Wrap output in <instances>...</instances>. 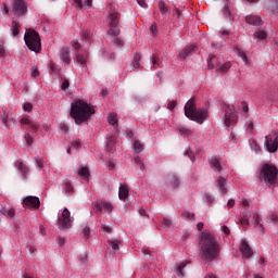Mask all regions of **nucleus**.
<instances>
[{
  "label": "nucleus",
  "mask_w": 278,
  "mask_h": 278,
  "mask_svg": "<svg viewBox=\"0 0 278 278\" xmlns=\"http://www.w3.org/2000/svg\"><path fill=\"white\" fill-rule=\"evenodd\" d=\"M185 155H187L189 160H191V162H194V153L192 152V150L190 149L186 150Z\"/></svg>",
  "instance_id": "4d7b16f0"
},
{
  "label": "nucleus",
  "mask_w": 278,
  "mask_h": 278,
  "mask_svg": "<svg viewBox=\"0 0 278 278\" xmlns=\"http://www.w3.org/2000/svg\"><path fill=\"white\" fill-rule=\"evenodd\" d=\"M20 123L26 125V129H31L33 131H38V124L34 121H30L27 117H23Z\"/></svg>",
  "instance_id": "a211bd4d"
},
{
  "label": "nucleus",
  "mask_w": 278,
  "mask_h": 278,
  "mask_svg": "<svg viewBox=\"0 0 278 278\" xmlns=\"http://www.w3.org/2000/svg\"><path fill=\"white\" fill-rule=\"evenodd\" d=\"M23 110L24 112H31V110H34V105L29 102H26L23 104Z\"/></svg>",
  "instance_id": "6e6d98bb"
},
{
  "label": "nucleus",
  "mask_w": 278,
  "mask_h": 278,
  "mask_svg": "<svg viewBox=\"0 0 278 278\" xmlns=\"http://www.w3.org/2000/svg\"><path fill=\"white\" fill-rule=\"evenodd\" d=\"M76 62L78 64H81V66H86V63L88 62V53L77 54L76 55Z\"/></svg>",
  "instance_id": "473e14b6"
},
{
  "label": "nucleus",
  "mask_w": 278,
  "mask_h": 278,
  "mask_svg": "<svg viewBox=\"0 0 278 278\" xmlns=\"http://www.w3.org/2000/svg\"><path fill=\"white\" fill-rule=\"evenodd\" d=\"M60 60L65 63L66 66L71 64V49L62 48L59 52Z\"/></svg>",
  "instance_id": "2eb2a0df"
},
{
  "label": "nucleus",
  "mask_w": 278,
  "mask_h": 278,
  "mask_svg": "<svg viewBox=\"0 0 278 278\" xmlns=\"http://www.w3.org/2000/svg\"><path fill=\"white\" fill-rule=\"evenodd\" d=\"M254 129H255V126H254L253 122L248 121L245 123V131H247V134H253Z\"/></svg>",
  "instance_id": "a19ab883"
},
{
  "label": "nucleus",
  "mask_w": 278,
  "mask_h": 278,
  "mask_svg": "<svg viewBox=\"0 0 278 278\" xmlns=\"http://www.w3.org/2000/svg\"><path fill=\"white\" fill-rule=\"evenodd\" d=\"M223 121L226 127H231V125H236L238 123V111L233 104L224 105Z\"/></svg>",
  "instance_id": "0eeeda50"
},
{
  "label": "nucleus",
  "mask_w": 278,
  "mask_h": 278,
  "mask_svg": "<svg viewBox=\"0 0 278 278\" xmlns=\"http://www.w3.org/2000/svg\"><path fill=\"white\" fill-rule=\"evenodd\" d=\"M20 31H21V24L17 23L16 21H13L11 24V34L13 38H17Z\"/></svg>",
  "instance_id": "393cba45"
},
{
  "label": "nucleus",
  "mask_w": 278,
  "mask_h": 278,
  "mask_svg": "<svg viewBox=\"0 0 278 278\" xmlns=\"http://www.w3.org/2000/svg\"><path fill=\"white\" fill-rule=\"evenodd\" d=\"M203 199L207 205H212V203H214V197H212L210 193H205Z\"/></svg>",
  "instance_id": "603ef678"
},
{
  "label": "nucleus",
  "mask_w": 278,
  "mask_h": 278,
  "mask_svg": "<svg viewBox=\"0 0 278 278\" xmlns=\"http://www.w3.org/2000/svg\"><path fill=\"white\" fill-rule=\"evenodd\" d=\"M81 233L85 238H90V227L87 224L83 225Z\"/></svg>",
  "instance_id": "c03bdc74"
},
{
  "label": "nucleus",
  "mask_w": 278,
  "mask_h": 278,
  "mask_svg": "<svg viewBox=\"0 0 278 278\" xmlns=\"http://www.w3.org/2000/svg\"><path fill=\"white\" fill-rule=\"evenodd\" d=\"M77 149H81V142L79 141H72L70 143V148L67 149V153L71 154L72 151H77Z\"/></svg>",
  "instance_id": "f704fd0d"
},
{
  "label": "nucleus",
  "mask_w": 278,
  "mask_h": 278,
  "mask_svg": "<svg viewBox=\"0 0 278 278\" xmlns=\"http://www.w3.org/2000/svg\"><path fill=\"white\" fill-rule=\"evenodd\" d=\"M216 59V55H210L207 59L208 68H214V64H212V60Z\"/></svg>",
  "instance_id": "052dcab7"
},
{
  "label": "nucleus",
  "mask_w": 278,
  "mask_h": 278,
  "mask_svg": "<svg viewBox=\"0 0 278 278\" xmlns=\"http://www.w3.org/2000/svg\"><path fill=\"white\" fill-rule=\"evenodd\" d=\"M1 11L3 12V14H10V9L8 8V4L5 2L1 4Z\"/></svg>",
  "instance_id": "bf43d9fd"
},
{
  "label": "nucleus",
  "mask_w": 278,
  "mask_h": 278,
  "mask_svg": "<svg viewBox=\"0 0 278 278\" xmlns=\"http://www.w3.org/2000/svg\"><path fill=\"white\" fill-rule=\"evenodd\" d=\"M40 76V72L36 68V67H33V73H31V77H39Z\"/></svg>",
  "instance_id": "774afa93"
},
{
  "label": "nucleus",
  "mask_w": 278,
  "mask_h": 278,
  "mask_svg": "<svg viewBox=\"0 0 278 278\" xmlns=\"http://www.w3.org/2000/svg\"><path fill=\"white\" fill-rule=\"evenodd\" d=\"M1 121H2L5 129H10V122H9L8 115L5 114V111H2Z\"/></svg>",
  "instance_id": "4c0bfd02"
},
{
  "label": "nucleus",
  "mask_w": 278,
  "mask_h": 278,
  "mask_svg": "<svg viewBox=\"0 0 278 278\" xmlns=\"http://www.w3.org/2000/svg\"><path fill=\"white\" fill-rule=\"evenodd\" d=\"M24 40L26 47L30 51H34L35 53H40L42 49V42L40 40V35L38 34V31L34 30V28H27L24 35Z\"/></svg>",
  "instance_id": "39448f33"
},
{
  "label": "nucleus",
  "mask_w": 278,
  "mask_h": 278,
  "mask_svg": "<svg viewBox=\"0 0 278 278\" xmlns=\"http://www.w3.org/2000/svg\"><path fill=\"white\" fill-rule=\"evenodd\" d=\"M116 144V137H109L108 139V143L105 146V149L109 153H113L114 152V146Z\"/></svg>",
  "instance_id": "bb28decb"
},
{
  "label": "nucleus",
  "mask_w": 278,
  "mask_h": 278,
  "mask_svg": "<svg viewBox=\"0 0 278 278\" xmlns=\"http://www.w3.org/2000/svg\"><path fill=\"white\" fill-rule=\"evenodd\" d=\"M194 50V45L191 46H187L185 47L180 53H179V58H181V60H186V58H188V55H190V52Z\"/></svg>",
  "instance_id": "4be33fe9"
},
{
  "label": "nucleus",
  "mask_w": 278,
  "mask_h": 278,
  "mask_svg": "<svg viewBox=\"0 0 278 278\" xmlns=\"http://www.w3.org/2000/svg\"><path fill=\"white\" fill-rule=\"evenodd\" d=\"M215 186L220 194H227V178L219 176Z\"/></svg>",
  "instance_id": "4468645a"
},
{
  "label": "nucleus",
  "mask_w": 278,
  "mask_h": 278,
  "mask_svg": "<svg viewBox=\"0 0 278 278\" xmlns=\"http://www.w3.org/2000/svg\"><path fill=\"white\" fill-rule=\"evenodd\" d=\"M181 216H182V218H185L186 220H194V213L185 211V212L181 214Z\"/></svg>",
  "instance_id": "37998d69"
},
{
  "label": "nucleus",
  "mask_w": 278,
  "mask_h": 278,
  "mask_svg": "<svg viewBox=\"0 0 278 278\" xmlns=\"http://www.w3.org/2000/svg\"><path fill=\"white\" fill-rule=\"evenodd\" d=\"M186 268V262L180 263L177 267V275L178 277H184V269Z\"/></svg>",
  "instance_id": "de8ad7c7"
},
{
  "label": "nucleus",
  "mask_w": 278,
  "mask_h": 278,
  "mask_svg": "<svg viewBox=\"0 0 278 278\" xmlns=\"http://www.w3.org/2000/svg\"><path fill=\"white\" fill-rule=\"evenodd\" d=\"M241 108L244 113L243 114L244 118H248L249 117V104L247 102H242Z\"/></svg>",
  "instance_id": "3c124183"
},
{
  "label": "nucleus",
  "mask_w": 278,
  "mask_h": 278,
  "mask_svg": "<svg viewBox=\"0 0 278 278\" xmlns=\"http://www.w3.org/2000/svg\"><path fill=\"white\" fill-rule=\"evenodd\" d=\"M249 218H251V212L249 211H243V215L242 217L239 218L240 224L242 225V227H249Z\"/></svg>",
  "instance_id": "5701e85b"
},
{
  "label": "nucleus",
  "mask_w": 278,
  "mask_h": 278,
  "mask_svg": "<svg viewBox=\"0 0 278 278\" xmlns=\"http://www.w3.org/2000/svg\"><path fill=\"white\" fill-rule=\"evenodd\" d=\"M74 222L75 217L71 216V211H68V208H64L61 216L58 218V225L61 229H71Z\"/></svg>",
  "instance_id": "6e6552de"
},
{
  "label": "nucleus",
  "mask_w": 278,
  "mask_h": 278,
  "mask_svg": "<svg viewBox=\"0 0 278 278\" xmlns=\"http://www.w3.org/2000/svg\"><path fill=\"white\" fill-rule=\"evenodd\" d=\"M265 149L268 153H275L278 149V134L277 131H271L265 137Z\"/></svg>",
  "instance_id": "1a4fd4ad"
},
{
  "label": "nucleus",
  "mask_w": 278,
  "mask_h": 278,
  "mask_svg": "<svg viewBox=\"0 0 278 278\" xmlns=\"http://www.w3.org/2000/svg\"><path fill=\"white\" fill-rule=\"evenodd\" d=\"M235 53L238 55V58H241V60L244 62L245 66H249V58L247 56V52L242 50L241 48L236 47Z\"/></svg>",
  "instance_id": "aec40b11"
},
{
  "label": "nucleus",
  "mask_w": 278,
  "mask_h": 278,
  "mask_svg": "<svg viewBox=\"0 0 278 278\" xmlns=\"http://www.w3.org/2000/svg\"><path fill=\"white\" fill-rule=\"evenodd\" d=\"M185 116L190 121L199 123V125H203L207 121V109H198L194 100H189L185 104Z\"/></svg>",
  "instance_id": "20e7f679"
},
{
  "label": "nucleus",
  "mask_w": 278,
  "mask_h": 278,
  "mask_svg": "<svg viewBox=\"0 0 278 278\" xmlns=\"http://www.w3.org/2000/svg\"><path fill=\"white\" fill-rule=\"evenodd\" d=\"M22 204L23 207H26L27 210H38L40 207V198L27 195L24 198Z\"/></svg>",
  "instance_id": "9d476101"
},
{
  "label": "nucleus",
  "mask_w": 278,
  "mask_h": 278,
  "mask_svg": "<svg viewBox=\"0 0 278 278\" xmlns=\"http://www.w3.org/2000/svg\"><path fill=\"white\" fill-rule=\"evenodd\" d=\"M200 257L203 262H213L220 253V244L210 231H203L200 237Z\"/></svg>",
  "instance_id": "f257e3e1"
},
{
  "label": "nucleus",
  "mask_w": 278,
  "mask_h": 278,
  "mask_svg": "<svg viewBox=\"0 0 278 278\" xmlns=\"http://www.w3.org/2000/svg\"><path fill=\"white\" fill-rule=\"evenodd\" d=\"M159 8H160V12H161V14H163V16H170V9L168 8V5H166V3L161 1L159 3Z\"/></svg>",
  "instance_id": "c756f323"
},
{
  "label": "nucleus",
  "mask_w": 278,
  "mask_h": 278,
  "mask_svg": "<svg viewBox=\"0 0 278 278\" xmlns=\"http://www.w3.org/2000/svg\"><path fill=\"white\" fill-rule=\"evenodd\" d=\"M230 68H231V63L229 62L217 65V71L219 73H227V71H229Z\"/></svg>",
  "instance_id": "c9c22d12"
},
{
  "label": "nucleus",
  "mask_w": 278,
  "mask_h": 278,
  "mask_svg": "<svg viewBox=\"0 0 278 278\" xmlns=\"http://www.w3.org/2000/svg\"><path fill=\"white\" fill-rule=\"evenodd\" d=\"M109 244L113 249V251H118L119 249L118 240H109Z\"/></svg>",
  "instance_id": "09e8293b"
},
{
  "label": "nucleus",
  "mask_w": 278,
  "mask_h": 278,
  "mask_svg": "<svg viewBox=\"0 0 278 278\" xmlns=\"http://www.w3.org/2000/svg\"><path fill=\"white\" fill-rule=\"evenodd\" d=\"M168 181L173 186V188H177L180 184L179 177L175 174H169L168 175Z\"/></svg>",
  "instance_id": "7c9ffc66"
},
{
  "label": "nucleus",
  "mask_w": 278,
  "mask_h": 278,
  "mask_svg": "<svg viewBox=\"0 0 278 278\" xmlns=\"http://www.w3.org/2000/svg\"><path fill=\"white\" fill-rule=\"evenodd\" d=\"M254 227L258 229L260 233H264V224H262V218H260V214L257 212L253 213V220Z\"/></svg>",
  "instance_id": "f3484780"
},
{
  "label": "nucleus",
  "mask_w": 278,
  "mask_h": 278,
  "mask_svg": "<svg viewBox=\"0 0 278 278\" xmlns=\"http://www.w3.org/2000/svg\"><path fill=\"white\" fill-rule=\"evenodd\" d=\"M251 149H252V151H255L256 153H260V151H262V148H260V144H257L256 141L251 142Z\"/></svg>",
  "instance_id": "5fc2aeb1"
},
{
  "label": "nucleus",
  "mask_w": 278,
  "mask_h": 278,
  "mask_svg": "<svg viewBox=\"0 0 278 278\" xmlns=\"http://www.w3.org/2000/svg\"><path fill=\"white\" fill-rule=\"evenodd\" d=\"M178 131H180L182 134V136H186L187 138H190V136H192V134H194L190 128L186 127V126H178Z\"/></svg>",
  "instance_id": "72a5a7b5"
},
{
  "label": "nucleus",
  "mask_w": 278,
  "mask_h": 278,
  "mask_svg": "<svg viewBox=\"0 0 278 278\" xmlns=\"http://www.w3.org/2000/svg\"><path fill=\"white\" fill-rule=\"evenodd\" d=\"M0 214L5 216L7 218H14L16 212L14 211V208L2 207L0 210Z\"/></svg>",
  "instance_id": "cd10ccee"
},
{
  "label": "nucleus",
  "mask_w": 278,
  "mask_h": 278,
  "mask_svg": "<svg viewBox=\"0 0 278 278\" xmlns=\"http://www.w3.org/2000/svg\"><path fill=\"white\" fill-rule=\"evenodd\" d=\"M258 179L264 181L268 188H275L278 181L277 166L268 163H263L258 166Z\"/></svg>",
  "instance_id": "7ed1b4c3"
},
{
  "label": "nucleus",
  "mask_w": 278,
  "mask_h": 278,
  "mask_svg": "<svg viewBox=\"0 0 278 278\" xmlns=\"http://www.w3.org/2000/svg\"><path fill=\"white\" fill-rule=\"evenodd\" d=\"M266 37H267V34L264 30H258V31L254 33V38L256 40H266Z\"/></svg>",
  "instance_id": "e433bc0d"
},
{
  "label": "nucleus",
  "mask_w": 278,
  "mask_h": 278,
  "mask_svg": "<svg viewBox=\"0 0 278 278\" xmlns=\"http://www.w3.org/2000/svg\"><path fill=\"white\" fill-rule=\"evenodd\" d=\"M240 252L244 260H249V257H253V250L251 249L247 240H241Z\"/></svg>",
  "instance_id": "ddd939ff"
},
{
  "label": "nucleus",
  "mask_w": 278,
  "mask_h": 278,
  "mask_svg": "<svg viewBox=\"0 0 278 278\" xmlns=\"http://www.w3.org/2000/svg\"><path fill=\"white\" fill-rule=\"evenodd\" d=\"M210 165L216 173H220L225 168V165L220 162V160L216 156L210 160Z\"/></svg>",
  "instance_id": "dca6fc26"
},
{
  "label": "nucleus",
  "mask_w": 278,
  "mask_h": 278,
  "mask_svg": "<svg viewBox=\"0 0 278 278\" xmlns=\"http://www.w3.org/2000/svg\"><path fill=\"white\" fill-rule=\"evenodd\" d=\"M36 166L38 168H42V166H45V163L42 162V159H36Z\"/></svg>",
  "instance_id": "338daca9"
},
{
  "label": "nucleus",
  "mask_w": 278,
  "mask_h": 278,
  "mask_svg": "<svg viewBox=\"0 0 278 278\" xmlns=\"http://www.w3.org/2000/svg\"><path fill=\"white\" fill-rule=\"evenodd\" d=\"M151 63L153 64L152 67L155 71V70H157L156 66H160V59H157V56H155V55H152Z\"/></svg>",
  "instance_id": "8fccbe9b"
},
{
  "label": "nucleus",
  "mask_w": 278,
  "mask_h": 278,
  "mask_svg": "<svg viewBox=\"0 0 278 278\" xmlns=\"http://www.w3.org/2000/svg\"><path fill=\"white\" fill-rule=\"evenodd\" d=\"M70 114L76 125H81V123H86L94 114V109L83 100H75L71 105Z\"/></svg>",
  "instance_id": "f03ea898"
},
{
  "label": "nucleus",
  "mask_w": 278,
  "mask_h": 278,
  "mask_svg": "<svg viewBox=\"0 0 278 278\" xmlns=\"http://www.w3.org/2000/svg\"><path fill=\"white\" fill-rule=\"evenodd\" d=\"M223 14H224V16L229 18V21H233V17L231 16V11H229V7H227V5L224 7Z\"/></svg>",
  "instance_id": "a18cd8bd"
},
{
  "label": "nucleus",
  "mask_w": 278,
  "mask_h": 278,
  "mask_svg": "<svg viewBox=\"0 0 278 278\" xmlns=\"http://www.w3.org/2000/svg\"><path fill=\"white\" fill-rule=\"evenodd\" d=\"M245 21L249 25H255L256 27L262 25V17L256 15H248L245 16Z\"/></svg>",
  "instance_id": "6ab92c4d"
},
{
  "label": "nucleus",
  "mask_w": 278,
  "mask_h": 278,
  "mask_svg": "<svg viewBox=\"0 0 278 278\" xmlns=\"http://www.w3.org/2000/svg\"><path fill=\"white\" fill-rule=\"evenodd\" d=\"M101 230L104 231V233H112L110 226L102 225Z\"/></svg>",
  "instance_id": "e2e57ef3"
},
{
  "label": "nucleus",
  "mask_w": 278,
  "mask_h": 278,
  "mask_svg": "<svg viewBox=\"0 0 278 278\" xmlns=\"http://www.w3.org/2000/svg\"><path fill=\"white\" fill-rule=\"evenodd\" d=\"M25 140H26V143L29 146L34 144V138H31V136L29 134H26L24 136Z\"/></svg>",
  "instance_id": "13d9d810"
},
{
  "label": "nucleus",
  "mask_w": 278,
  "mask_h": 278,
  "mask_svg": "<svg viewBox=\"0 0 278 278\" xmlns=\"http://www.w3.org/2000/svg\"><path fill=\"white\" fill-rule=\"evenodd\" d=\"M108 121L111 125H113V127H116V125H118V119L116 118V115H114V113L109 114Z\"/></svg>",
  "instance_id": "58836bf2"
},
{
  "label": "nucleus",
  "mask_w": 278,
  "mask_h": 278,
  "mask_svg": "<svg viewBox=\"0 0 278 278\" xmlns=\"http://www.w3.org/2000/svg\"><path fill=\"white\" fill-rule=\"evenodd\" d=\"M162 225H163L166 229H168V228L173 227V222H172L170 219H168V218L165 217V218H163Z\"/></svg>",
  "instance_id": "864d4df0"
},
{
  "label": "nucleus",
  "mask_w": 278,
  "mask_h": 278,
  "mask_svg": "<svg viewBox=\"0 0 278 278\" xmlns=\"http://www.w3.org/2000/svg\"><path fill=\"white\" fill-rule=\"evenodd\" d=\"M135 164H138L141 170H144L147 168V166L144 165V160L140 159V156L135 157Z\"/></svg>",
  "instance_id": "79ce46f5"
},
{
  "label": "nucleus",
  "mask_w": 278,
  "mask_h": 278,
  "mask_svg": "<svg viewBox=\"0 0 278 278\" xmlns=\"http://www.w3.org/2000/svg\"><path fill=\"white\" fill-rule=\"evenodd\" d=\"M109 34L112 36L115 47H123V39L118 38L121 28L118 27V13L116 12L111 13Z\"/></svg>",
  "instance_id": "423d86ee"
},
{
  "label": "nucleus",
  "mask_w": 278,
  "mask_h": 278,
  "mask_svg": "<svg viewBox=\"0 0 278 278\" xmlns=\"http://www.w3.org/2000/svg\"><path fill=\"white\" fill-rule=\"evenodd\" d=\"M13 12L16 16H23L27 12V4L24 0H14L13 2Z\"/></svg>",
  "instance_id": "9b49d317"
},
{
  "label": "nucleus",
  "mask_w": 278,
  "mask_h": 278,
  "mask_svg": "<svg viewBox=\"0 0 278 278\" xmlns=\"http://www.w3.org/2000/svg\"><path fill=\"white\" fill-rule=\"evenodd\" d=\"M78 175L80 177H83V179H85L86 181H89V179H90V169H88V167L81 166V167L78 168Z\"/></svg>",
  "instance_id": "b1692460"
},
{
  "label": "nucleus",
  "mask_w": 278,
  "mask_h": 278,
  "mask_svg": "<svg viewBox=\"0 0 278 278\" xmlns=\"http://www.w3.org/2000/svg\"><path fill=\"white\" fill-rule=\"evenodd\" d=\"M142 59V56L140 54H135L132 62L130 64L131 66V71H136V68H140V60Z\"/></svg>",
  "instance_id": "c85d7f7f"
},
{
  "label": "nucleus",
  "mask_w": 278,
  "mask_h": 278,
  "mask_svg": "<svg viewBox=\"0 0 278 278\" xmlns=\"http://www.w3.org/2000/svg\"><path fill=\"white\" fill-rule=\"evenodd\" d=\"M63 194H65L66 197H71L73 194V184H71L70 181H65L63 184Z\"/></svg>",
  "instance_id": "a878e982"
},
{
  "label": "nucleus",
  "mask_w": 278,
  "mask_h": 278,
  "mask_svg": "<svg viewBox=\"0 0 278 278\" xmlns=\"http://www.w3.org/2000/svg\"><path fill=\"white\" fill-rule=\"evenodd\" d=\"M92 208L97 214H101L103 211L110 214V212H112V204L108 202H94L92 203Z\"/></svg>",
  "instance_id": "f8f14e48"
},
{
  "label": "nucleus",
  "mask_w": 278,
  "mask_h": 278,
  "mask_svg": "<svg viewBox=\"0 0 278 278\" xmlns=\"http://www.w3.org/2000/svg\"><path fill=\"white\" fill-rule=\"evenodd\" d=\"M273 4L269 5V10L270 12H273V14H278V2L277 0H271Z\"/></svg>",
  "instance_id": "49530a36"
},
{
  "label": "nucleus",
  "mask_w": 278,
  "mask_h": 278,
  "mask_svg": "<svg viewBox=\"0 0 278 278\" xmlns=\"http://www.w3.org/2000/svg\"><path fill=\"white\" fill-rule=\"evenodd\" d=\"M118 197H119L121 201H123L124 199H127V197H129V189L127 188L126 185L121 184Z\"/></svg>",
  "instance_id": "412c9836"
},
{
  "label": "nucleus",
  "mask_w": 278,
  "mask_h": 278,
  "mask_svg": "<svg viewBox=\"0 0 278 278\" xmlns=\"http://www.w3.org/2000/svg\"><path fill=\"white\" fill-rule=\"evenodd\" d=\"M134 149L136 153H141V151H144V144L140 143V141L136 140L134 142Z\"/></svg>",
  "instance_id": "ea45409f"
},
{
  "label": "nucleus",
  "mask_w": 278,
  "mask_h": 278,
  "mask_svg": "<svg viewBox=\"0 0 278 278\" xmlns=\"http://www.w3.org/2000/svg\"><path fill=\"white\" fill-rule=\"evenodd\" d=\"M173 15L176 18H181V11H179V9L175 8L174 11H173Z\"/></svg>",
  "instance_id": "680f3d73"
},
{
  "label": "nucleus",
  "mask_w": 278,
  "mask_h": 278,
  "mask_svg": "<svg viewBox=\"0 0 278 278\" xmlns=\"http://www.w3.org/2000/svg\"><path fill=\"white\" fill-rule=\"evenodd\" d=\"M16 168H17V170H20L23 179H26L27 178V172L29 170L27 168V166L23 165V163H17Z\"/></svg>",
  "instance_id": "2f4dec72"
},
{
  "label": "nucleus",
  "mask_w": 278,
  "mask_h": 278,
  "mask_svg": "<svg viewBox=\"0 0 278 278\" xmlns=\"http://www.w3.org/2000/svg\"><path fill=\"white\" fill-rule=\"evenodd\" d=\"M71 86V83L68 80H64L61 85L62 90H68V87Z\"/></svg>",
  "instance_id": "0e129e2a"
},
{
  "label": "nucleus",
  "mask_w": 278,
  "mask_h": 278,
  "mask_svg": "<svg viewBox=\"0 0 278 278\" xmlns=\"http://www.w3.org/2000/svg\"><path fill=\"white\" fill-rule=\"evenodd\" d=\"M150 31H151V34H153V36H156V34H157V24H153L150 27Z\"/></svg>",
  "instance_id": "69168bd1"
}]
</instances>
